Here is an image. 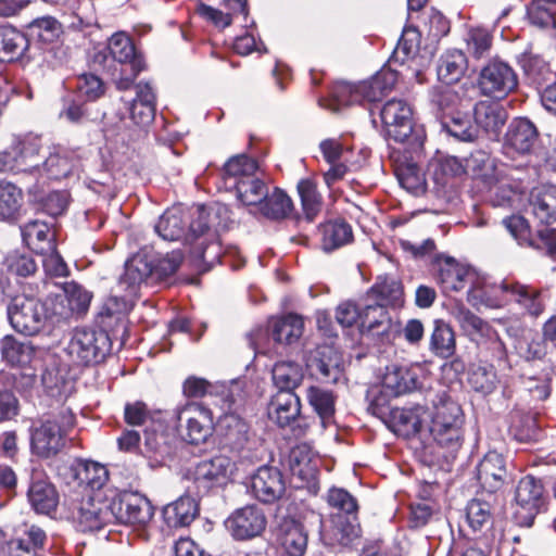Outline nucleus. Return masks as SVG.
I'll return each instance as SVG.
<instances>
[{"label":"nucleus","mask_w":556,"mask_h":556,"mask_svg":"<svg viewBox=\"0 0 556 556\" xmlns=\"http://www.w3.org/2000/svg\"><path fill=\"white\" fill-rule=\"evenodd\" d=\"M226 206L205 207L197 205L186 207L181 204L167 208L154 226L155 232L166 241H179L192 244L204 236H211L212 216L226 212Z\"/></svg>","instance_id":"1"},{"label":"nucleus","mask_w":556,"mask_h":556,"mask_svg":"<svg viewBox=\"0 0 556 556\" xmlns=\"http://www.w3.org/2000/svg\"><path fill=\"white\" fill-rule=\"evenodd\" d=\"M386 140L400 147L393 150L402 152L406 160L418 159L424 150L426 135L424 128L413 122L410 106L399 99H391L378 109Z\"/></svg>","instance_id":"2"},{"label":"nucleus","mask_w":556,"mask_h":556,"mask_svg":"<svg viewBox=\"0 0 556 556\" xmlns=\"http://www.w3.org/2000/svg\"><path fill=\"white\" fill-rule=\"evenodd\" d=\"M75 424V414L66 405L31 420L28 429L31 453L41 458L55 456L65 446L66 437Z\"/></svg>","instance_id":"3"},{"label":"nucleus","mask_w":556,"mask_h":556,"mask_svg":"<svg viewBox=\"0 0 556 556\" xmlns=\"http://www.w3.org/2000/svg\"><path fill=\"white\" fill-rule=\"evenodd\" d=\"M465 416L460 405L445 393L434 402L429 432L445 459L455 457L464 442Z\"/></svg>","instance_id":"4"},{"label":"nucleus","mask_w":556,"mask_h":556,"mask_svg":"<svg viewBox=\"0 0 556 556\" xmlns=\"http://www.w3.org/2000/svg\"><path fill=\"white\" fill-rule=\"evenodd\" d=\"M112 352L109 331L77 327L62 349V358L70 367L85 368L103 363Z\"/></svg>","instance_id":"5"},{"label":"nucleus","mask_w":556,"mask_h":556,"mask_svg":"<svg viewBox=\"0 0 556 556\" xmlns=\"http://www.w3.org/2000/svg\"><path fill=\"white\" fill-rule=\"evenodd\" d=\"M396 70L382 67L370 78L351 84L348 81L336 83L330 91L331 99L340 106L364 104L380 101L386 93L391 91L397 81Z\"/></svg>","instance_id":"6"},{"label":"nucleus","mask_w":556,"mask_h":556,"mask_svg":"<svg viewBox=\"0 0 556 556\" xmlns=\"http://www.w3.org/2000/svg\"><path fill=\"white\" fill-rule=\"evenodd\" d=\"M7 307L8 319L12 328L24 336H35L43 330L52 317L47 301L34 295L17 294L11 296ZM9 299V296L7 298Z\"/></svg>","instance_id":"7"},{"label":"nucleus","mask_w":556,"mask_h":556,"mask_svg":"<svg viewBox=\"0 0 556 556\" xmlns=\"http://www.w3.org/2000/svg\"><path fill=\"white\" fill-rule=\"evenodd\" d=\"M136 97L131 100L121 99L123 108L116 111V122L111 121L106 113H102L101 119L104 128L112 127L119 131L128 127L127 119L139 127L149 126L155 116V93L149 83L140 81L135 86Z\"/></svg>","instance_id":"8"},{"label":"nucleus","mask_w":556,"mask_h":556,"mask_svg":"<svg viewBox=\"0 0 556 556\" xmlns=\"http://www.w3.org/2000/svg\"><path fill=\"white\" fill-rule=\"evenodd\" d=\"M176 429L181 439L193 445L205 443L215 429L210 408L198 402H187L174 410Z\"/></svg>","instance_id":"9"},{"label":"nucleus","mask_w":556,"mask_h":556,"mask_svg":"<svg viewBox=\"0 0 556 556\" xmlns=\"http://www.w3.org/2000/svg\"><path fill=\"white\" fill-rule=\"evenodd\" d=\"M106 489L73 504L70 520L81 533H96L114 523Z\"/></svg>","instance_id":"10"},{"label":"nucleus","mask_w":556,"mask_h":556,"mask_svg":"<svg viewBox=\"0 0 556 556\" xmlns=\"http://www.w3.org/2000/svg\"><path fill=\"white\" fill-rule=\"evenodd\" d=\"M230 466V459L224 455L199 462L186 473L187 492L203 497L222 488L229 478Z\"/></svg>","instance_id":"11"},{"label":"nucleus","mask_w":556,"mask_h":556,"mask_svg":"<svg viewBox=\"0 0 556 556\" xmlns=\"http://www.w3.org/2000/svg\"><path fill=\"white\" fill-rule=\"evenodd\" d=\"M113 521L124 525H146L153 516L150 501L137 491L106 489Z\"/></svg>","instance_id":"12"},{"label":"nucleus","mask_w":556,"mask_h":556,"mask_svg":"<svg viewBox=\"0 0 556 556\" xmlns=\"http://www.w3.org/2000/svg\"><path fill=\"white\" fill-rule=\"evenodd\" d=\"M268 418L299 439L307 433V418L301 414V400L294 392L277 391L268 404Z\"/></svg>","instance_id":"13"},{"label":"nucleus","mask_w":556,"mask_h":556,"mask_svg":"<svg viewBox=\"0 0 556 556\" xmlns=\"http://www.w3.org/2000/svg\"><path fill=\"white\" fill-rule=\"evenodd\" d=\"M452 314L458 323L464 333L472 341L485 339L488 341V349L492 353L494 361L506 363L507 350L506 345L498 336L497 331L481 317L472 313L464 304L456 305Z\"/></svg>","instance_id":"14"},{"label":"nucleus","mask_w":556,"mask_h":556,"mask_svg":"<svg viewBox=\"0 0 556 556\" xmlns=\"http://www.w3.org/2000/svg\"><path fill=\"white\" fill-rule=\"evenodd\" d=\"M518 86V76L513 67L503 61L492 60L480 71L478 87L490 98L502 100Z\"/></svg>","instance_id":"15"},{"label":"nucleus","mask_w":556,"mask_h":556,"mask_svg":"<svg viewBox=\"0 0 556 556\" xmlns=\"http://www.w3.org/2000/svg\"><path fill=\"white\" fill-rule=\"evenodd\" d=\"M503 225L519 245L531 247L556 260V229L546 227L533 237L528 220L521 215L504 218Z\"/></svg>","instance_id":"16"},{"label":"nucleus","mask_w":556,"mask_h":556,"mask_svg":"<svg viewBox=\"0 0 556 556\" xmlns=\"http://www.w3.org/2000/svg\"><path fill=\"white\" fill-rule=\"evenodd\" d=\"M361 332L391 342L400 337L401 321L392 316L382 303L366 304L362 307Z\"/></svg>","instance_id":"17"},{"label":"nucleus","mask_w":556,"mask_h":556,"mask_svg":"<svg viewBox=\"0 0 556 556\" xmlns=\"http://www.w3.org/2000/svg\"><path fill=\"white\" fill-rule=\"evenodd\" d=\"M106 62L111 59L119 64L121 80L130 81L143 70L142 56L137 52L130 37L124 33H116L108 41Z\"/></svg>","instance_id":"18"},{"label":"nucleus","mask_w":556,"mask_h":556,"mask_svg":"<svg viewBox=\"0 0 556 556\" xmlns=\"http://www.w3.org/2000/svg\"><path fill=\"white\" fill-rule=\"evenodd\" d=\"M266 515L256 504H248L237 508L225 520V528L238 541L261 535L266 529Z\"/></svg>","instance_id":"19"},{"label":"nucleus","mask_w":556,"mask_h":556,"mask_svg":"<svg viewBox=\"0 0 556 556\" xmlns=\"http://www.w3.org/2000/svg\"><path fill=\"white\" fill-rule=\"evenodd\" d=\"M500 290L506 303L516 304L523 315L538 318L545 309L543 292L531 285L505 278L500 282Z\"/></svg>","instance_id":"20"},{"label":"nucleus","mask_w":556,"mask_h":556,"mask_svg":"<svg viewBox=\"0 0 556 556\" xmlns=\"http://www.w3.org/2000/svg\"><path fill=\"white\" fill-rule=\"evenodd\" d=\"M312 378L321 383H337L343 375L342 355L330 345L318 346L306 357Z\"/></svg>","instance_id":"21"},{"label":"nucleus","mask_w":556,"mask_h":556,"mask_svg":"<svg viewBox=\"0 0 556 556\" xmlns=\"http://www.w3.org/2000/svg\"><path fill=\"white\" fill-rule=\"evenodd\" d=\"M152 268L149 249L144 248L125 262L124 271L119 276L117 287L122 291L138 298L141 287L153 282Z\"/></svg>","instance_id":"22"},{"label":"nucleus","mask_w":556,"mask_h":556,"mask_svg":"<svg viewBox=\"0 0 556 556\" xmlns=\"http://www.w3.org/2000/svg\"><path fill=\"white\" fill-rule=\"evenodd\" d=\"M216 431L224 448L242 455L250 445V426L236 413H225L216 422Z\"/></svg>","instance_id":"23"},{"label":"nucleus","mask_w":556,"mask_h":556,"mask_svg":"<svg viewBox=\"0 0 556 556\" xmlns=\"http://www.w3.org/2000/svg\"><path fill=\"white\" fill-rule=\"evenodd\" d=\"M14 155L26 184H33L40 172L41 164V138L34 135L15 136L11 142Z\"/></svg>","instance_id":"24"},{"label":"nucleus","mask_w":556,"mask_h":556,"mask_svg":"<svg viewBox=\"0 0 556 556\" xmlns=\"http://www.w3.org/2000/svg\"><path fill=\"white\" fill-rule=\"evenodd\" d=\"M252 495L264 504L279 501L286 492L282 472L274 466H261L250 479Z\"/></svg>","instance_id":"25"},{"label":"nucleus","mask_w":556,"mask_h":556,"mask_svg":"<svg viewBox=\"0 0 556 556\" xmlns=\"http://www.w3.org/2000/svg\"><path fill=\"white\" fill-rule=\"evenodd\" d=\"M427 417L428 410L425 405L412 403L404 407H394L384 424L395 434L409 439L421 434Z\"/></svg>","instance_id":"26"},{"label":"nucleus","mask_w":556,"mask_h":556,"mask_svg":"<svg viewBox=\"0 0 556 556\" xmlns=\"http://www.w3.org/2000/svg\"><path fill=\"white\" fill-rule=\"evenodd\" d=\"M515 501L518 506L516 515L522 523L530 527L543 505V485L533 476L522 478L515 493Z\"/></svg>","instance_id":"27"},{"label":"nucleus","mask_w":556,"mask_h":556,"mask_svg":"<svg viewBox=\"0 0 556 556\" xmlns=\"http://www.w3.org/2000/svg\"><path fill=\"white\" fill-rule=\"evenodd\" d=\"M277 542L286 556H303L307 549L308 535L303 523L294 516H278Z\"/></svg>","instance_id":"28"},{"label":"nucleus","mask_w":556,"mask_h":556,"mask_svg":"<svg viewBox=\"0 0 556 556\" xmlns=\"http://www.w3.org/2000/svg\"><path fill=\"white\" fill-rule=\"evenodd\" d=\"M504 456L496 451H489L477 466V479L483 490L495 493L508 481Z\"/></svg>","instance_id":"29"},{"label":"nucleus","mask_w":556,"mask_h":556,"mask_svg":"<svg viewBox=\"0 0 556 556\" xmlns=\"http://www.w3.org/2000/svg\"><path fill=\"white\" fill-rule=\"evenodd\" d=\"M136 299L127 292L123 295L112 294L108 296L97 316L100 328L108 330L121 326L124 329L126 316L134 307Z\"/></svg>","instance_id":"30"},{"label":"nucleus","mask_w":556,"mask_h":556,"mask_svg":"<svg viewBox=\"0 0 556 556\" xmlns=\"http://www.w3.org/2000/svg\"><path fill=\"white\" fill-rule=\"evenodd\" d=\"M27 500L31 508L40 515H51L59 504V494L40 472H34L27 490Z\"/></svg>","instance_id":"31"},{"label":"nucleus","mask_w":556,"mask_h":556,"mask_svg":"<svg viewBox=\"0 0 556 556\" xmlns=\"http://www.w3.org/2000/svg\"><path fill=\"white\" fill-rule=\"evenodd\" d=\"M52 224L40 219H30L20 227L24 244L37 254L52 252L55 232Z\"/></svg>","instance_id":"32"},{"label":"nucleus","mask_w":556,"mask_h":556,"mask_svg":"<svg viewBox=\"0 0 556 556\" xmlns=\"http://www.w3.org/2000/svg\"><path fill=\"white\" fill-rule=\"evenodd\" d=\"M78 161L72 154L50 152L47 156L42 154L40 172L35 178L36 185H46L49 180L62 179L74 173Z\"/></svg>","instance_id":"33"},{"label":"nucleus","mask_w":556,"mask_h":556,"mask_svg":"<svg viewBox=\"0 0 556 556\" xmlns=\"http://www.w3.org/2000/svg\"><path fill=\"white\" fill-rule=\"evenodd\" d=\"M539 139L535 125L527 117L515 118L505 135V144L519 154L530 153Z\"/></svg>","instance_id":"34"},{"label":"nucleus","mask_w":556,"mask_h":556,"mask_svg":"<svg viewBox=\"0 0 556 556\" xmlns=\"http://www.w3.org/2000/svg\"><path fill=\"white\" fill-rule=\"evenodd\" d=\"M381 383L384 390L396 397L417 389L418 374L407 365L391 364L386 367Z\"/></svg>","instance_id":"35"},{"label":"nucleus","mask_w":556,"mask_h":556,"mask_svg":"<svg viewBox=\"0 0 556 556\" xmlns=\"http://www.w3.org/2000/svg\"><path fill=\"white\" fill-rule=\"evenodd\" d=\"M46 532L37 525L24 523L20 534L9 542V556H37L45 547Z\"/></svg>","instance_id":"36"},{"label":"nucleus","mask_w":556,"mask_h":556,"mask_svg":"<svg viewBox=\"0 0 556 556\" xmlns=\"http://www.w3.org/2000/svg\"><path fill=\"white\" fill-rule=\"evenodd\" d=\"M529 211L541 224L556 222V186L546 185L534 188L529 197Z\"/></svg>","instance_id":"37"},{"label":"nucleus","mask_w":556,"mask_h":556,"mask_svg":"<svg viewBox=\"0 0 556 556\" xmlns=\"http://www.w3.org/2000/svg\"><path fill=\"white\" fill-rule=\"evenodd\" d=\"M507 117V111L498 102L484 100L475 104L473 119L478 130L481 128L486 134L496 136L505 125Z\"/></svg>","instance_id":"38"},{"label":"nucleus","mask_w":556,"mask_h":556,"mask_svg":"<svg viewBox=\"0 0 556 556\" xmlns=\"http://www.w3.org/2000/svg\"><path fill=\"white\" fill-rule=\"evenodd\" d=\"M29 48L25 33L9 24H0V62H14Z\"/></svg>","instance_id":"39"},{"label":"nucleus","mask_w":556,"mask_h":556,"mask_svg":"<svg viewBox=\"0 0 556 556\" xmlns=\"http://www.w3.org/2000/svg\"><path fill=\"white\" fill-rule=\"evenodd\" d=\"M194 494L188 493L164 507V518L169 527L189 526L199 514V505Z\"/></svg>","instance_id":"40"},{"label":"nucleus","mask_w":556,"mask_h":556,"mask_svg":"<svg viewBox=\"0 0 556 556\" xmlns=\"http://www.w3.org/2000/svg\"><path fill=\"white\" fill-rule=\"evenodd\" d=\"M429 351L441 359L451 358L456 352L455 332L443 319H434L429 337Z\"/></svg>","instance_id":"41"},{"label":"nucleus","mask_w":556,"mask_h":556,"mask_svg":"<svg viewBox=\"0 0 556 556\" xmlns=\"http://www.w3.org/2000/svg\"><path fill=\"white\" fill-rule=\"evenodd\" d=\"M321 236V249L329 253L350 243L353 240L351 225L342 219L328 220L318 227Z\"/></svg>","instance_id":"42"},{"label":"nucleus","mask_w":556,"mask_h":556,"mask_svg":"<svg viewBox=\"0 0 556 556\" xmlns=\"http://www.w3.org/2000/svg\"><path fill=\"white\" fill-rule=\"evenodd\" d=\"M308 404L320 419L324 428L334 422L336 394L328 389L317 386H311L306 390Z\"/></svg>","instance_id":"43"},{"label":"nucleus","mask_w":556,"mask_h":556,"mask_svg":"<svg viewBox=\"0 0 556 556\" xmlns=\"http://www.w3.org/2000/svg\"><path fill=\"white\" fill-rule=\"evenodd\" d=\"M24 194L15 184L0 179V222L14 223L17 220Z\"/></svg>","instance_id":"44"},{"label":"nucleus","mask_w":556,"mask_h":556,"mask_svg":"<svg viewBox=\"0 0 556 556\" xmlns=\"http://www.w3.org/2000/svg\"><path fill=\"white\" fill-rule=\"evenodd\" d=\"M42 185L36 182L26 185L28 193L34 197L37 203V210L42 211L52 218L62 215L68 204V194L66 191H50L43 193L39 190Z\"/></svg>","instance_id":"45"},{"label":"nucleus","mask_w":556,"mask_h":556,"mask_svg":"<svg viewBox=\"0 0 556 556\" xmlns=\"http://www.w3.org/2000/svg\"><path fill=\"white\" fill-rule=\"evenodd\" d=\"M526 72L532 78L533 83L538 85L542 105L546 111L556 115L555 74L551 72L546 65H543L541 71L536 74L533 63H529L526 66Z\"/></svg>","instance_id":"46"},{"label":"nucleus","mask_w":556,"mask_h":556,"mask_svg":"<svg viewBox=\"0 0 556 556\" xmlns=\"http://www.w3.org/2000/svg\"><path fill=\"white\" fill-rule=\"evenodd\" d=\"M467 66L468 62L462 50H447L440 58L437 68L438 78L443 84L452 85L464 76Z\"/></svg>","instance_id":"47"},{"label":"nucleus","mask_w":556,"mask_h":556,"mask_svg":"<svg viewBox=\"0 0 556 556\" xmlns=\"http://www.w3.org/2000/svg\"><path fill=\"white\" fill-rule=\"evenodd\" d=\"M472 275L454 258L447 257L444 264L440 265L437 280L441 285L443 292L460 291L465 289L468 282L472 285Z\"/></svg>","instance_id":"48"},{"label":"nucleus","mask_w":556,"mask_h":556,"mask_svg":"<svg viewBox=\"0 0 556 556\" xmlns=\"http://www.w3.org/2000/svg\"><path fill=\"white\" fill-rule=\"evenodd\" d=\"M271 378L278 391L294 392L304 379V370L298 362L280 361L273 366Z\"/></svg>","instance_id":"49"},{"label":"nucleus","mask_w":556,"mask_h":556,"mask_svg":"<svg viewBox=\"0 0 556 556\" xmlns=\"http://www.w3.org/2000/svg\"><path fill=\"white\" fill-rule=\"evenodd\" d=\"M465 169L472 175L476 181L482 185L492 182L495 175L498 174L496 160L484 150L472 151L465 159Z\"/></svg>","instance_id":"50"},{"label":"nucleus","mask_w":556,"mask_h":556,"mask_svg":"<svg viewBox=\"0 0 556 556\" xmlns=\"http://www.w3.org/2000/svg\"><path fill=\"white\" fill-rule=\"evenodd\" d=\"M62 33V27L59 21L50 15L37 17L33 20L27 26L25 35L31 43L47 45L52 43Z\"/></svg>","instance_id":"51"},{"label":"nucleus","mask_w":556,"mask_h":556,"mask_svg":"<svg viewBox=\"0 0 556 556\" xmlns=\"http://www.w3.org/2000/svg\"><path fill=\"white\" fill-rule=\"evenodd\" d=\"M485 189L486 201L494 207H511L517 199V189L513 182L500 176V173L495 175L494 180L490 184H483Z\"/></svg>","instance_id":"52"},{"label":"nucleus","mask_w":556,"mask_h":556,"mask_svg":"<svg viewBox=\"0 0 556 556\" xmlns=\"http://www.w3.org/2000/svg\"><path fill=\"white\" fill-rule=\"evenodd\" d=\"M403 295L402 283L389 275L379 276L376 282L367 291V296L376 300V303L387 305H396L401 302Z\"/></svg>","instance_id":"53"},{"label":"nucleus","mask_w":556,"mask_h":556,"mask_svg":"<svg viewBox=\"0 0 556 556\" xmlns=\"http://www.w3.org/2000/svg\"><path fill=\"white\" fill-rule=\"evenodd\" d=\"M553 379V368L549 365H544L538 374L525 371L521 376V383L534 400L545 401L551 395Z\"/></svg>","instance_id":"54"},{"label":"nucleus","mask_w":556,"mask_h":556,"mask_svg":"<svg viewBox=\"0 0 556 556\" xmlns=\"http://www.w3.org/2000/svg\"><path fill=\"white\" fill-rule=\"evenodd\" d=\"M273 339L278 343L292 344L303 333L304 321L295 314H288L270 321Z\"/></svg>","instance_id":"55"},{"label":"nucleus","mask_w":556,"mask_h":556,"mask_svg":"<svg viewBox=\"0 0 556 556\" xmlns=\"http://www.w3.org/2000/svg\"><path fill=\"white\" fill-rule=\"evenodd\" d=\"M465 521L473 535L482 534L491 529L493 518L490 504L479 498H473L468 502Z\"/></svg>","instance_id":"56"},{"label":"nucleus","mask_w":556,"mask_h":556,"mask_svg":"<svg viewBox=\"0 0 556 556\" xmlns=\"http://www.w3.org/2000/svg\"><path fill=\"white\" fill-rule=\"evenodd\" d=\"M467 300L473 306L486 308H500L506 304V298L502 294L498 285L488 282L470 286L467 291Z\"/></svg>","instance_id":"57"},{"label":"nucleus","mask_w":556,"mask_h":556,"mask_svg":"<svg viewBox=\"0 0 556 556\" xmlns=\"http://www.w3.org/2000/svg\"><path fill=\"white\" fill-rule=\"evenodd\" d=\"M429 98L431 108L438 117L452 114L462 104L459 92L446 84L433 87Z\"/></svg>","instance_id":"58"},{"label":"nucleus","mask_w":556,"mask_h":556,"mask_svg":"<svg viewBox=\"0 0 556 556\" xmlns=\"http://www.w3.org/2000/svg\"><path fill=\"white\" fill-rule=\"evenodd\" d=\"M419 45V30L415 26H405L392 55L388 60V64L383 67L393 70V64L399 63L403 65L408 59L413 58L418 52Z\"/></svg>","instance_id":"59"},{"label":"nucleus","mask_w":556,"mask_h":556,"mask_svg":"<svg viewBox=\"0 0 556 556\" xmlns=\"http://www.w3.org/2000/svg\"><path fill=\"white\" fill-rule=\"evenodd\" d=\"M257 167L256 161L245 154L230 157L223 168L225 188L232 190V185H236V181H240L241 178H248V176L255 174Z\"/></svg>","instance_id":"60"},{"label":"nucleus","mask_w":556,"mask_h":556,"mask_svg":"<svg viewBox=\"0 0 556 556\" xmlns=\"http://www.w3.org/2000/svg\"><path fill=\"white\" fill-rule=\"evenodd\" d=\"M261 213L268 219L281 220L289 216L293 203L289 195L281 189L275 188L273 193L266 192L264 200L258 204Z\"/></svg>","instance_id":"61"},{"label":"nucleus","mask_w":556,"mask_h":556,"mask_svg":"<svg viewBox=\"0 0 556 556\" xmlns=\"http://www.w3.org/2000/svg\"><path fill=\"white\" fill-rule=\"evenodd\" d=\"M361 532L357 516L343 517L339 515L333 519L332 540L342 547H353L358 544Z\"/></svg>","instance_id":"62"},{"label":"nucleus","mask_w":556,"mask_h":556,"mask_svg":"<svg viewBox=\"0 0 556 556\" xmlns=\"http://www.w3.org/2000/svg\"><path fill=\"white\" fill-rule=\"evenodd\" d=\"M1 354L11 366H26L31 362L34 348L27 341H18L12 336H5L1 340Z\"/></svg>","instance_id":"63"},{"label":"nucleus","mask_w":556,"mask_h":556,"mask_svg":"<svg viewBox=\"0 0 556 556\" xmlns=\"http://www.w3.org/2000/svg\"><path fill=\"white\" fill-rule=\"evenodd\" d=\"M232 190L236 191L237 199L244 205H258L264 200L268 187L255 174L241 178L232 185Z\"/></svg>","instance_id":"64"}]
</instances>
